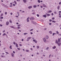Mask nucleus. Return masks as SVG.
Wrapping results in <instances>:
<instances>
[{"mask_svg": "<svg viewBox=\"0 0 61 61\" xmlns=\"http://www.w3.org/2000/svg\"><path fill=\"white\" fill-rule=\"evenodd\" d=\"M31 37H28L27 38V41H29V40H30V39L31 38Z\"/></svg>", "mask_w": 61, "mask_h": 61, "instance_id": "nucleus-1", "label": "nucleus"}, {"mask_svg": "<svg viewBox=\"0 0 61 61\" xmlns=\"http://www.w3.org/2000/svg\"><path fill=\"white\" fill-rule=\"evenodd\" d=\"M11 55L12 56V57H15V55L14 54V53H12L11 54Z\"/></svg>", "mask_w": 61, "mask_h": 61, "instance_id": "nucleus-2", "label": "nucleus"}, {"mask_svg": "<svg viewBox=\"0 0 61 61\" xmlns=\"http://www.w3.org/2000/svg\"><path fill=\"white\" fill-rule=\"evenodd\" d=\"M10 27L11 28H13V29H15V28L13 26H10Z\"/></svg>", "mask_w": 61, "mask_h": 61, "instance_id": "nucleus-3", "label": "nucleus"}, {"mask_svg": "<svg viewBox=\"0 0 61 61\" xmlns=\"http://www.w3.org/2000/svg\"><path fill=\"white\" fill-rule=\"evenodd\" d=\"M60 40H61V38H60H60L58 39V42H59V43L60 42Z\"/></svg>", "mask_w": 61, "mask_h": 61, "instance_id": "nucleus-4", "label": "nucleus"}, {"mask_svg": "<svg viewBox=\"0 0 61 61\" xmlns=\"http://www.w3.org/2000/svg\"><path fill=\"white\" fill-rule=\"evenodd\" d=\"M32 8V6H30L28 7V8L29 9H31V8Z\"/></svg>", "mask_w": 61, "mask_h": 61, "instance_id": "nucleus-5", "label": "nucleus"}, {"mask_svg": "<svg viewBox=\"0 0 61 61\" xmlns=\"http://www.w3.org/2000/svg\"><path fill=\"white\" fill-rule=\"evenodd\" d=\"M30 19L31 20H34V18L33 17H32L30 18Z\"/></svg>", "mask_w": 61, "mask_h": 61, "instance_id": "nucleus-6", "label": "nucleus"}, {"mask_svg": "<svg viewBox=\"0 0 61 61\" xmlns=\"http://www.w3.org/2000/svg\"><path fill=\"white\" fill-rule=\"evenodd\" d=\"M43 39L44 42H46V38H44Z\"/></svg>", "mask_w": 61, "mask_h": 61, "instance_id": "nucleus-7", "label": "nucleus"}, {"mask_svg": "<svg viewBox=\"0 0 61 61\" xmlns=\"http://www.w3.org/2000/svg\"><path fill=\"white\" fill-rule=\"evenodd\" d=\"M9 22L8 21L6 23V24L7 25H9Z\"/></svg>", "mask_w": 61, "mask_h": 61, "instance_id": "nucleus-8", "label": "nucleus"}, {"mask_svg": "<svg viewBox=\"0 0 61 61\" xmlns=\"http://www.w3.org/2000/svg\"><path fill=\"white\" fill-rule=\"evenodd\" d=\"M32 23H33L34 24H35V25H36V23L35 22L33 21H32Z\"/></svg>", "mask_w": 61, "mask_h": 61, "instance_id": "nucleus-9", "label": "nucleus"}, {"mask_svg": "<svg viewBox=\"0 0 61 61\" xmlns=\"http://www.w3.org/2000/svg\"><path fill=\"white\" fill-rule=\"evenodd\" d=\"M55 43L56 44H57L58 43V41H57V40H56V42Z\"/></svg>", "mask_w": 61, "mask_h": 61, "instance_id": "nucleus-10", "label": "nucleus"}, {"mask_svg": "<svg viewBox=\"0 0 61 61\" xmlns=\"http://www.w3.org/2000/svg\"><path fill=\"white\" fill-rule=\"evenodd\" d=\"M1 57H3V58H4V57H5V56L4 55H1Z\"/></svg>", "mask_w": 61, "mask_h": 61, "instance_id": "nucleus-11", "label": "nucleus"}, {"mask_svg": "<svg viewBox=\"0 0 61 61\" xmlns=\"http://www.w3.org/2000/svg\"><path fill=\"white\" fill-rule=\"evenodd\" d=\"M46 15H47V16H50V14H49L46 13Z\"/></svg>", "mask_w": 61, "mask_h": 61, "instance_id": "nucleus-12", "label": "nucleus"}, {"mask_svg": "<svg viewBox=\"0 0 61 61\" xmlns=\"http://www.w3.org/2000/svg\"><path fill=\"white\" fill-rule=\"evenodd\" d=\"M23 1L24 3H26V0H23Z\"/></svg>", "mask_w": 61, "mask_h": 61, "instance_id": "nucleus-13", "label": "nucleus"}, {"mask_svg": "<svg viewBox=\"0 0 61 61\" xmlns=\"http://www.w3.org/2000/svg\"><path fill=\"white\" fill-rule=\"evenodd\" d=\"M57 44L59 46H60L61 45V43L60 42L58 43Z\"/></svg>", "mask_w": 61, "mask_h": 61, "instance_id": "nucleus-14", "label": "nucleus"}, {"mask_svg": "<svg viewBox=\"0 0 61 61\" xmlns=\"http://www.w3.org/2000/svg\"><path fill=\"white\" fill-rule=\"evenodd\" d=\"M43 17H45V18H46V15H44L43 16Z\"/></svg>", "mask_w": 61, "mask_h": 61, "instance_id": "nucleus-15", "label": "nucleus"}, {"mask_svg": "<svg viewBox=\"0 0 61 61\" xmlns=\"http://www.w3.org/2000/svg\"><path fill=\"white\" fill-rule=\"evenodd\" d=\"M37 7V6L36 5H34L33 6L34 8H36Z\"/></svg>", "mask_w": 61, "mask_h": 61, "instance_id": "nucleus-16", "label": "nucleus"}, {"mask_svg": "<svg viewBox=\"0 0 61 61\" xmlns=\"http://www.w3.org/2000/svg\"><path fill=\"white\" fill-rule=\"evenodd\" d=\"M43 7H46V6L45 5L43 4Z\"/></svg>", "mask_w": 61, "mask_h": 61, "instance_id": "nucleus-17", "label": "nucleus"}, {"mask_svg": "<svg viewBox=\"0 0 61 61\" xmlns=\"http://www.w3.org/2000/svg\"><path fill=\"white\" fill-rule=\"evenodd\" d=\"M60 8V6L59 5L58 6L57 9L58 10H59Z\"/></svg>", "mask_w": 61, "mask_h": 61, "instance_id": "nucleus-18", "label": "nucleus"}, {"mask_svg": "<svg viewBox=\"0 0 61 61\" xmlns=\"http://www.w3.org/2000/svg\"><path fill=\"white\" fill-rule=\"evenodd\" d=\"M46 39H47L48 38V36H46Z\"/></svg>", "mask_w": 61, "mask_h": 61, "instance_id": "nucleus-19", "label": "nucleus"}, {"mask_svg": "<svg viewBox=\"0 0 61 61\" xmlns=\"http://www.w3.org/2000/svg\"><path fill=\"white\" fill-rule=\"evenodd\" d=\"M14 2L15 4V5L17 4V3H16V1H14Z\"/></svg>", "mask_w": 61, "mask_h": 61, "instance_id": "nucleus-20", "label": "nucleus"}, {"mask_svg": "<svg viewBox=\"0 0 61 61\" xmlns=\"http://www.w3.org/2000/svg\"><path fill=\"white\" fill-rule=\"evenodd\" d=\"M56 48V46H54L52 47L53 49H55Z\"/></svg>", "mask_w": 61, "mask_h": 61, "instance_id": "nucleus-21", "label": "nucleus"}, {"mask_svg": "<svg viewBox=\"0 0 61 61\" xmlns=\"http://www.w3.org/2000/svg\"><path fill=\"white\" fill-rule=\"evenodd\" d=\"M25 51L26 52H28L29 51V50H26Z\"/></svg>", "mask_w": 61, "mask_h": 61, "instance_id": "nucleus-22", "label": "nucleus"}, {"mask_svg": "<svg viewBox=\"0 0 61 61\" xmlns=\"http://www.w3.org/2000/svg\"><path fill=\"white\" fill-rule=\"evenodd\" d=\"M48 49H49V47H47V48L46 49V50H48Z\"/></svg>", "mask_w": 61, "mask_h": 61, "instance_id": "nucleus-23", "label": "nucleus"}, {"mask_svg": "<svg viewBox=\"0 0 61 61\" xmlns=\"http://www.w3.org/2000/svg\"><path fill=\"white\" fill-rule=\"evenodd\" d=\"M16 46L17 47H18V45H17V44L16 43Z\"/></svg>", "mask_w": 61, "mask_h": 61, "instance_id": "nucleus-24", "label": "nucleus"}, {"mask_svg": "<svg viewBox=\"0 0 61 61\" xmlns=\"http://www.w3.org/2000/svg\"><path fill=\"white\" fill-rule=\"evenodd\" d=\"M36 47L37 49H38V48H39V46H36Z\"/></svg>", "mask_w": 61, "mask_h": 61, "instance_id": "nucleus-25", "label": "nucleus"}, {"mask_svg": "<svg viewBox=\"0 0 61 61\" xmlns=\"http://www.w3.org/2000/svg\"><path fill=\"white\" fill-rule=\"evenodd\" d=\"M10 49H12V46L11 45L10 46Z\"/></svg>", "mask_w": 61, "mask_h": 61, "instance_id": "nucleus-26", "label": "nucleus"}, {"mask_svg": "<svg viewBox=\"0 0 61 61\" xmlns=\"http://www.w3.org/2000/svg\"><path fill=\"white\" fill-rule=\"evenodd\" d=\"M52 22L53 23H56V21L54 20H52Z\"/></svg>", "mask_w": 61, "mask_h": 61, "instance_id": "nucleus-27", "label": "nucleus"}, {"mask_svg": "<svg viewBox=\"0 0 61 61\" xmlns=\"http://www.w3.org/2000/svg\"><path fill=\"white\" fill-rule=\"evenodd\" d=\"M30 18H29V17H28L27 19V20H29V19Z\"/></svg>", "mask_w": 61, "mask_h": 61, "instance_id": "nucleus-28", "label": "nucleus"}, {"mask_svg": "<svg viewBox=\"0 0 61 61\" xmlns=\"http://www.w3.org/2000/svg\"><path fill=\"white\" fill-rule=\"evenodd\" d=\"M56 33H56L57 35H58V34H59V32H58V31H57L56 32Z\"/></svg>", "mask_w": 61, "mask_h": 61, "instance_id": "nucleus-29", "label": "nucleus"}, {"mask_svg": "<svg viewBox=\"0 0 61 61\" xmlns=\"http://www.w3.org/2000/svg\"><path fill=\"white\" fill-rule=\"evenodd\" d=\"M3 16V13H2L0 15V16Z\"/></svg>", "mask_w": 61, "mask_h": 61, "instance_id": "nucleus-30", "label": "nucleus"}, {"mask_svg": "<svg viewBox=\"0 0 61 61\" xmlns=\"http://www.w3.org/2000/svg\"><path fill=\"white\" fill-rule=\"evenodd\" d=\"M9 22L10 23H12V21L11 20H9Z\"/></svg>", "mask_w": 61, "mask_h": 61, "instance_id": "nucleus-31", "label": "nucleus"}, {"mask_svg": "<svg viewBox=\"0 0 61 61\" xmlns=\"http://www.w3.org/2000/svg\"><path fill=\"white\" fill-rule=\"evenodd\" d=\"M49 33H50V34H52V31H49Z\"/></svg>", "mask_w": 61, "mask_h": 61, "instance_id": "nucleus-32", "label": "nucleus"}, {"mask_svg": "<svg viewBox=\"0 0 61 61\" xmlns=\"http://www.w3.org/2000/svg\"><path fill=\"white\" fill-rule=\"evenodd\" d=\"M38 3H40V0H38Z\"/></svg>", "mask_w": 61, "mask_h": 61, "instance_id": "nucleus-33", "label": "nucleus"}, {"mask_svg": "<svg viewBox=\"0 0 61 61\" xmlns=\"http://www.w3.org/2000/svg\"><path fill=\"white\" fill-rule=\"evenodd\" d=\"M27 33H24V34L25 35H27Z\"/></svg>", "mask_w": 61, "mask_h": 61, "instance_id": "nucleus-34", "label": "nucleus"}, {"mask_svg": "<svg viewBox=\"0 0 61 61\" xmlns=\"http://www.w3.org/2000/svg\"><path fill=\"white\" fill-rule=\"evenodd\" d=\"M5 35H6V34L5 33H4L3 35V36H5Z\"/></svg>", "mask_w": 61, "mask_h": 61, "instance_id": "nucleus-35", "label": "nucleus"}, {"mask_svg": "<svg viewBox=\"0 0 61 61\" xmlns=\"http://www.w3.org/2000/svg\"><path fill=\"white\" fill-rule=\"evenodd\" d=\"M33 42H35L36 41V40L35 39H34L33 40Z\"/></svg>", "mask_w": 61, "mask_h": 61, "instance_id": "nucleus-36", "label": "nucleus"}, {"mask_svg": "<svg viewBox=\"0 0 61 61\" xmlns=\"http://www.w3.org/2000/svg\"><path fill=\"white\" fill-rule=\"evenodd\" d=\"M33 30H34V29H31V30H30V31H32Z\"/></svg>", "mask_w": 61, "mask_h": 61, "instance_id": "nucleus-37", "label": "nucleus"}, {"mask_svg": "<svg viewBox=\"0 0 61 61\" xmlns=\"http://www.w3.org/2000/svg\"><path fill=\"white\" fill-rule=\"evenodd\" d=\"M21 25H18V27H19V26H21Z\"/></svg>", "mask_w": 61, "mask_h": 61, "instance_id": "nucleus-38", "label": "nucleus"}, {"mask_svg": "<svg viewBox=\"0 0 61 61\" xmlns=\"http://www.w3.org/2000/svg\"><path fill=\"white\" fill-rule=\"evenodd\" d=\"M36 16H37V17H39V15L38 14H37L36 15Z\"/></svg>", "mask_w": 61, "mask_h": 61, "instance_id": "nucleus-39", "label": "nucleus"}, {"mask_svg": "<svg viewBox=\"0 0 61 61\" xmlns=\"http://www.w3.org/2000/svg\"><path fill=\"white\" fill-rule=\"evenodd\" d=\"M54 13L55 14H57V13H56V11H54Z\"/></svg>", "mask_w": 61, "mask_h": 61, "instance_id": "nucleus-40", "label": "nucleus"}, {"mask_svg": "<svg viewBox=\"0 0 61 61\" xmlns=\"http://www.w3.org/2000/svg\"><path fill=\"white\" fill-rule=\"evenodd\" d=\"M52 20H54L55 19V18L54 17H53L52 18Z\"/></svg>", "mask_w": 61, "mask_h": 61, "instance_id": "nucleus-41", "label": "nucleus"}, {"mask_svg": "<svg viewBox=\"0 0 61 61\" xmlns=\"http://www.w3.org/2000/svg\"><path fill=\"white\" fill-rule=\"evenodd\" d=\"M5 53H6V54H9V53L8 52H5Z\"/></svg>", "mask_w": 61, "mask_h": 61, "instance_id": "nucleus-42", "label": "nucleus"}, {"mask_svg": "<svg viewBox=\"0 0 61 61\" xmlns=\"http://www.w3.org/2000/svg\"><path fill=\"white\" fill-rule=\"evenodd\" d=\"M51 54H50V55H49V58H50V57H51Z\"/></svg>", "mask_w": 61, "mask_h": 61, "instance_id": "nucleus-43", "label": "nucleus"}, {"mask_svg": "<svg viewBox=\"0 0 61 61\" xmlns=\"http://www.w3.org/2000/svg\"><path fill=\"white\" fill-rule=\"evenodd\" d=\"M35 43H37V41H35Z\"/></svg>", "mask_w": 61, "mask_h": 61, "instance_id": "nucleus-44", "label": "nucleus"}, {"mask_svg": "<svg viewBox=\"0 0 61 61\" xmlns=\"http://www.w3.org/2000/svg\"><path fill=\"white\" fill-rule=\"evenodd\" d=\"M32 15H35V12L33 13H32Z\"/></svg>", "mask_w": 61, "mask_h": 61, "instance_id": "nucleus-45", "label": "nucleus"}, {"mask_svg": "<svg viewBox=\"0 0 61 61\" xmlns=\"http://www.w3.org/2000/svg\"><path fill=\"white\" fill-rule=\"evenodd\" d=\"M10 4L11 5H13V3H12L11 2L10 3Z\"/></svg>", "mask_w": 61, "mask_h": 61, "instance_id": "nucleus-46", "label": "nucleus"}, {"mask_svg": "<svg viewBox=\"0 0 61 61\" xmlns=\"http://www.w3.org/2000/svg\"><path fill=\"white\" fill-rule=\"evenodd\" d=\"M51 15L52 16H53V15H54V14H53V13H51Z\"/></svg>", "mask_w": 61, "mask_h": 61, "instance_id": "nucleus-47", "label": "nucleus"}, {"mask_svg": "<svg viewBox=\"0 0 61 61\" xmlns=\"http://www.w3.org/2000/svg\"><path fill=\"white\" fill-rule=\"evenodd\" d=\"M3 17H1L0 18V19H3Z\"/></svg>", "mask_w": 61, "mask_h": 61, "instance_id": "nucleus-48", "label": "nucleus"}, {"mask_svg": "<svg viewBox=\"0 0 61 61\" xmlns=\"http://www.w3.org/2000/svg\"><path fill=\"white\" fill-rule=\"evenodd\" d=\"M13 54H15V52L14 51H13Z\"/></svg>", "mask_w": 61, "mask_h": 61, "instance_id": "nucleus-49", "label": "nucleus"}, {"mask_svg": "<svg viewBox=\"0 0 61 61\" xmlns=\"http://www.w3.org/2000/svg\"><path fill=\"white\" fill-rule=\"evenodd\" d=\"M59 5H61V2H60L59 3Z\"/></svg>", "mask_w": 61, "mask_h": 61, "instance_id": "nucleus-50", "label": "nucleus"}, {"mask_svg": "<svg viewBox=\"0 0 61 61\" xmlns=\"http://www.w3.org/2000/svg\"><path fill=\"white\" fill-rule=\"evenodd\" d=\"M49 12H50V13H51V12H52V10H49Z\"/></svg>", "mask_w": 61, "mask_h": 61, "instance_id": "nucleus-51", "label": "nucleus"}, {"mask_svg": "<svg viewBox=\"0 0 61 61\" xmlns=\"http://www.w3.org/2000/svg\"><path fill=\"white\" fill-rule=\"evenodd\" d=\"M13 44H14V45H15V42H14Z\"/></svg>", "mask_w": 61, "mask_h": 61, "instance_id": "nucleus-52", "label": "nucleus"}, {"mask_svg": "<svg viewBox=\"0 0 61 61\" xmlns=\"http://www.w3.org/2000/svg\"><path fill=\"white\" fill-rule=\"evenodd\" d=\"M3 25L0 24V26H2Z\"/></svg>", "mask_w": 61, "mask_h": 61, "instance_id": "nucleus-53", "label": "nucleus"}, {"mask_svg": "<svg viewBox=\"0 0 61 61\" xmlns=\"http://www.w3.org/2000/svg\"><path fill=\"white\" fill-rule=\"evenodd\" d=\"M49 21L50 22H51L52 21V20L51 19Z\"/></svg>", "mask_w": 61, "mask_h": 61, "instance_id": "nucleus-54", "label": "nucleus"}, {"mask_svg": "<svg viewBox=\"0 0 61 61\" xmlns=\"http://www.w3.org/2000/svg\"><path fill=\"white\" fill-rule=\"evenodd\" d=\"M15 17H17V18H18L19 17L17 16H15Z\"/></svg>", "mask_w": 61, "mask_h": 61, "instance_id": "nucleus-55", "label": "nucleus"}, {"mask_svg": "<svg viewBox=\"0 0 61 61\" xmlns=\"http://www.w3.org/2000/svg\"><path fill=\"white\" fill-rule=\"evenodd\" d=\"M10 7H12V6H13V5H10Z\"/></svg>", "mask_w": 61, "mask_h": 61, "instance_id": "nucleus-56", "label": "nucleus"}, {"mask_svg": "<svg viewBox=\"0 0 61 61\" xmlns=\"http://www.w3.org/2000/svg\"><path fill=\"white\" fill-rule=\"evenodd\" d=\"M29 22V20H27V22Z\"/></svg>", "mask_w": 61, "mask_h": 61, "instance_id": "nucleus-57", "label": "nucleus"}, {"mask_svg": "<svg viewBox=\"0 0 61 61\" xmlns=\"http://www.w3.org/2000/svg\"><path fill=\"white\" fill-rule=\"evenodd\" d=\"M10 14L11 15H13V13H10Z\"/></svg>", "mask_w": 61, "mask_h": 61, "instance_id": "nucleus-58", "label": "nucleus"}, {"mask_svg": "<svg viewBox=\"0 0 61 61\" xmlns=\"http://www.w3.org/2000/svg\"><path fill=\"white\" fill-rule=\"evenodd\" d=\"M32 39H35V38L34 37H33L32 38Z\"/></svg>", "mask_w": 61, "mask_h": 61, "instance_id": "nucleus-59", "label": "nucleus"}, {"mask_svg": "<svg viewBox=\"0 0 61 61\" xmlns=\"http://www.w3.org/2000/svg\"><path fill=\"white\" fill-rule=\"evenodd\" d=\"M13 6H15V4H13Z\"/></svg>", "mask_w": 61, "mask_h": 61, "instance_id": "nucleus-60", "label": "nucleus"}, {"mask_svg": "<svg viewBox=\"0 0 61 61\" xmlns=\"http://www.w3.org/2000/svg\"><path fill=\"white\" fill-rule=\"evenodd\" d=\"M5 14L6 15L7 14V12H5Z\"/></svg>", "mask_w": 61, "mask_h": 61, "instance_id": "nucleus-61", "label": "nucleus"}, {"mask_svg": "<svg viewBox=\"0 0 61 61\" xmlns=\"http://www.w3.org/2000/svg\"><path fill=\"white\" fill-rule=\"evenodd\" d=\"M19 45L20 46H22V45L21 44H20Z\"/></svg>", "mask_w": 61, "mask_h": 61, "instance_id": "nucleus-62", "label": "nucleus"}, {"mask_svg": "<svg viewBox=\"0 0 61 61\" xmlns=\"http://www.w3.org/2000/svg\"><path fill=\"white\" fill-rule=\"evenodd\" d=\"M59 17H60V18H61V15H60L59 16Z\"/></svg>", "mask_w": 61, "mask_h": 61, "instance_id": "nucleus-63", "label": "nucleus"}, {"mask_svg": "<svg viewBox=\"0 0 61 61\" xmlns=\"http://www.w3.org/2000/svg\"><path fill=\"white\" fill-rule=\"evenodd\" d=\"M2 55H5V53H2Z\"/></svg>", "mask_w": 61, "mask_h": 61, "instance_id": "nucleus-64", "label": "nucleus"}]
</instances>
